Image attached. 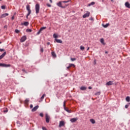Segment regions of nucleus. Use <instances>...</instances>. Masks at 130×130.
Segmentation results:
<instances>
[{
  "mask_svg": "<svg viewBox=\"0 0 130 130\" xmlns=\"http://www.w3.org/2000/svg\"><path fill=\"white\" fill-rule=\"evenodd\" d=\"M101 43L103 44V45H105V43H104V39H101Z\"/></svg>",
  "mask_w": 130,
  "mask_h": 130,
  "instance_id": "nucleus-23",
  "label": "nucleus"
},
{
  "mask_svg": "<svg viewBox=\"0 0 130 130\" xmlns=\"http://www.w3.org/2000/svg\"><path fill=\"white\" fill-rule=\"evenodd\" d=\"M105 53L107 54V53H108V51H106Z\"/></svg>",
  "mask_w": 130,
  "mask_h": 130,
  "instance_id": "nucleus-55",
  "label": "nucleus"
},
{
  "mask_svg": "<svg viewBox=\"0 0 130 130\" xmlns=\"http://www.w3.org/2000/svg\"><path fill=\"white\" fill-rule=\"evenodd\" d=\"M47 45H50V43L48 42V43H47Z\"/></svg>",
  "mask_w": 130,
  "mask_h": 130,
  "instance_id": "nucleus-48",
  "label": "nucleus"
},
{
  "mask_svg": "<svg viewBox=\"0 0 130 130\" xmlns=\"http://www.w3.org/2000/svg\"><path fill=\"white\" fill-rule=\"evenodd\" d=\"M55 41L57 43H62V41H61V40H58L57 39H55Z\"/></svg>",
  "mask_w": 130,
  "mask_h": 130,
  "instance_id": "nucleus-20",
  "label": "nucleus"
},
{
  "mask_svg": "<svg viewBox=\"0 0 130 130\" xmlns=\"http://www.w3.org/2000/svg\"><path fill=\"white\" fill-rule=\"evenodd\" d=\"M35 9L36 14H39V11L40 10V5H39V4H37L36 5Z\"/></svg>",
  "mask_w": 130,
  "mask_h": 130,
  "instance_id": "nucleus-3",
  "label": "nucleus"
},
{
  "mask_svg": "<svg viewBox=\"0 0 130 130\" xmlns=\"http://www.w3.org/2000/svg\"><path fill=\"white\" fill-rule=\"evenodd\" d=\"M7 28H8V25H5L4 26V28H5V29H7Z\"/></svg>",
  "mask_w": 130,
  "mask_h": 130,
  "instance_id": "nucleus-43",
  "label": "nucleus"
},
{
  "mask_svg": "<svg viewBox=\"0 0 130 130\" xmlns=\"http://www.w3.org/2000/svg\"><path fill=\"white\" fill-rule=\"evenodd\" d=\"M80 90H81L82 91H85L87 90V87L86 86H81L80 87Z\"/></svg>",
  "mask_w": 130,
  "mask_h": 130,
  "instance_id": "nucleus-19",
  "label": "nucleus"
},
{
  "mask_svg": "<svg viewBox=\"0 0 130 130\" xmlns=\"http://www.w3.org/2000/svg\"><path fill=\"white\" fill-rule=\"evenodd\" d=\"M126 101H127V102H129V101H130V97L129 96H127L126 98Z\"/></svg>",
  "mask_w": 130,
  "mask_h": 130,
  "instance_id": "nucleus-27",
  "label": "nucleus"
},
{
  "mask_svg": "<svg viewBox=\"0 0 130 130\" xmlns=\"http://www.w3.org/2000/svg\"><path fill=\"white\" fill-rule=\"evenodd\" d=\"M94 5H95V2H91L88 5V7H91V6H94Z\"/></svg>",
  "mask_w": 130,
  "mask_h": 130,
  "instance_id": "nucleus-22",
  "label": "nucleus"
},
{
  "mask_svg": "<svg viewBox=\"0 0 130 130\" xmlns=\"http://www.w3.org/2000/svg\"><path fill=\"white\" fill-rule=\"evenodd\" d=\"M50 1V3H51V4H52V0H49Z\"/></svg>",
  "mask_w": 130,
  "mask_h": 130,
  "instance_id": "nucleus-53",
  "label": "nucleus"
},
{
  "mask_svg": "<svg viewBox=\"0 0 130 130\" xmlns=\"http://www.w3.org/2000/svg\"><path fill=\"white\" fill-rule=\"evenodd\" d=\"M94 64H96V59L94 60Z\"/></svg>",
  "mask_w": 130,
  "mask_h": 130,
  "instance_id": "nucleus-49",
  "label": "nucleus"
},
{
  "mask_svg": "<svg viewBox=\"0 0 130 130\" xmlns=\"http://www.w3.org/2000/svg\"><path fill=\"white\" fill-rule=\"evenodd\" d=\"M11 19L13 20H14L15 19V16H12V18H11Z\"/></svg>",
  "mask_w": 130,
  "mask_h": 130,
  "instance_id": "nucleus-44",
  "label": "nucleus"
},
{
  "mask_svg": "<svg viewBox=\"0 0 130 130\" xmlns=\"http://www.w3.org/2000/svg\"><path fill=\"white\" fill-rule=\"evenodd\" d=\"M40 116H41V117H43L44 115H43V114L42 113H40Z\"/></svg>",
  "mask_w": 130,
  "mask_h": 130,
  "instance_id": "nucleus-39",
  "label": "nucleus"
},
{
  "mask_svg": "<svg viewBox=\"0 0 130 130\" xmlns=\"http://www.w3.org/2000/svg\"><path fill=\"white\" fill-rule=\"evenodd\" d=\"M66 103H67V101H64L63 102V107H66Z\"/></svg>",
  "mask_w": 130,
  "mask_h": 130,
  "instance_id": "nucleus-36",
  "label": "nucleus"
},
{
  "mask_svg": "<svg viewBox=\"0 0 130 130\" xmlns=\"http://www.w3.org/2000/svg\"><path fill=\"white\" fill-rule=\"evenodd\" d=\"M103 26L104 28H107V27H108V26H109V23H107L106 24L104 25L103 24Z\"/></svg>",
  "mask_w": 130,
  "mask_h": 130,
  "instance_id": "nucleus-25",
  "label": "nucleus"
},
{
  "mask_svg": "<svg viewBox=\"0 0 130 130\" xmlns=\"http://www.w3.org/2000/svg\"><path fill=\"white\" fill-rule=\"evenodd\" d=\"M128 106H129V105H126L125 106V108H128Z\"/></svg>",
  "mask_w": 130,
  "mask_h": 130,
  "instance_id": "nucleus-41",
  "label": "nucleus"
},
{
  "mask_svg": "<svg viewBox=\"0 0 130 130\" xmlns=\"http://www.w3.org/2000/svg\"><path fill=\"white\" fill-rule=\"evenodd\" d=\"M111 2H113V0H111Z\"/></svg>",
  "mask_w": 130,
  "mask_h": 130,
  "instance_id": "nucleus-56",
  "label": "nucleus"
},
{
  "mask_svg": "<svg viewBox=\"0 0 130 130\" xmlns=\"http://www.w3.org/2000/svg\"><path fill=\"white\" fill-rule=\"evenodd\" d=\"M89 20H91V21H93L94 19H93V18L91 17L89 19Z\"/></svg>",
  "mask_w": 130,
  "mask_h": 130,
  "instance_id": "nucleus-45",
  "label": "nucleus"
},
{
  "mask_svg": "<svg viewBox=\"0 0 130 130\" xmlns=\"http://www.w3.org/2000/svg\"><path fill=\"white\" fill-rule=\"evenodd\" d=\"M64 125V122L63 121H60L59 122V127H61V126H63Z\"/></svg>",
  "mask_w": 130,
  "mask_h": 130,
  "instance_id": "nucleus-13",
  "label": "nucleus"
},
{
  "mask_svg": "<svg viewBox=\"0 0 130 130\" xmlns=\"http://www.w3.org/2000/svg\"><path fill=\"white\" fill-rule=\"evenodd\" d=\"M53 36L54 38H57L58 37L57 35H56V34H54Z\"/></svg>",
  "mask_w": 130,
  "mask_h": 130,
  "instance_id": "nucleus-31",
  "label": "nucleus"
},
{
  "mask_svg": "<svg viewBox=\"0 0 130 130\" xmlns=\"http://www.w3.org/2000/svg\"><path fill=\"white\" fill-rule=\"evenodd\" d=\"M78 120V118H73L70 119V121L72 123L76 122Z\"/></svg>",
  "mask_w": 130,
  "mask_h": 130,
  "instance_id": "nucleus-12",
  "label": "nucleus"
},
{
  "mask_svg": "<svg viewBox=\"0 0 130 130\" xmlns=\"http://www.w3.org/2000/svg\"><path fill=\"white\" fill-rule=\"evenodd\" d=\"M72 67H73V68H75V67H76V66L74 64H70L69 68H72Z\"/></svg>",
  "mask_w": 130,
  "mask_h": 130,
  "instance_id": "nucleus-29",
  "label": "nucleus"
},
{
  "mask_svg": "<svg viewBox=\"0 0 130 130\" xmlns=\"http://www.w3.org/2000/svg\"><path fill=\"white\" fill-rule=\"evenodd\" d=\"M90 16V13L89 12H87L84 15H83V18H87V17H89Z\"/></svg>",
  "mask_w": 130,
  "mask_h": 130,
  "instance_id": "nucleus-9",
  "label": "nucleus"
},
{
  "mask_svg": "<svg viewBox=\"0 0 130 130\" xmlns=\"http://www.w3.org/2000/svg\"><path fill=\"white\" fill-rule=\"evenodd\" d=\"M106 86H111V85H113V81H110L109 82H108L106 84Z\"/></svg>",
  "mask_w": 130,
  "mask_h": 130,
  "instance_id": "nucleus-11",
  "label": "nucleus"
},
{
  "mask_svg": "<svg viewBox=\"0 0 130 130\" xmlns=\"http://www.w3.org/2000/svg\"><path fill=\"white\" fill-rule=\"evenodd\" d=\"M7 54V52H5L4 53H3L1 56H0V59H2V58H4L6 55Z\"/></svg>",
  "mask_w": 130,
  "mask_h": 130,
  "instance_id": "nucleus-14",
  "label": "nucleus"
},
{
  "mask_svg": "<svg viewBox=\"0 0 130 130\" xmlns=\"http://www.w3.org/2000/svg\"><path fill=\"white\" fill-rule=\"evenodd\" d=\"M42 129H43V130H48V129L46 128V127H42Z\"/></svg>",
  "mask_w": 130,
  "mask_h": 130,
  "instance_id": "nucleus-40",
  "label": "nucleus"
},
{
  "mask_svg": "<svg viewBox=\"0 0 130 130\" xmlns=\"http://www.w3.org/2000/svg\"><path fill=\"white\" fill-rule=\"evenodd\" d=\"M1 9H2V10H5L6 9V6L5 5L2 6H1Z\"/></svg>",
  "mask_w": 130,
  "mask_h": 130,
  "instance_id": "nucleus-33",
  "label": "nucleus"
},
{
  "mask_svg": "<svg viewBox=\"0 0 130 130\" xmlns=\"http://www.w3.org/2000/svg\"><path fill=\"white\" fill-rule=\"evenodd\" d=\"M1 1H3V0H0V2H1Z\"/></svg>",
  "mask_w": 130,
  "mask_h": 130,
  "instance_id": "nucleus-59",
  "label": "nucleus"
},
{
  "mask_svg": "<svg viewBox=\"0 0 130 130\" xmlns=\"http://www.w3.org/2000/svg\"><path fill=\"white\" fill-rule=\"evenodd\" d=\"M70 68H71V67H70V66H69L68 67H67L68 70H70Z\"/></svg>",
  "mask_w": 130,
  "mask_h": 130,
  "instance_id": "nucleus-50",
  "label": "nucleus"
},
{
  "mask_svg": "<svg viewBox=\"0 0 130 130\" xmlns=\"http://www.w3.org/2000/svg\"><path fill=\"white\" fill-rule=\"evenodd\" d=\"M125 6L126 8H128V9H130V4L128 2H126L125 3Z\"/></svg>",
  "mask_w": 130,
  "mask_h": 130,
  "instance_id": "nucleus-17",
  "label": "nucleus"
},
{
  "mask_svg": "<svg viewBox=\"0 0 130 130\" xmlns=\"http://www.w3.org/2000/svg\"><path fill=\"white\" fill-rule=\"evenodd\" d=\"M21 25H22V26L24 25V26H28V25H29V22H28V21H25V22H24V23H21Z\"/></svg>",
  "mask_w": 130,
  "mask_h": 130,
  "instance_id": "nucleus-15",
  "label": "nucleus"
},
{
  "mask_svg": "<svg viewBox=\"0 0 130 130\" xmlns=\"http://www.w3.org/2000/svg\"><path fill=\"white\" fill-rule=\"evenodd\" d=\"M39 108V106H36L31 109V111L32 112H35V111H36V110H37V109H38Z\"/></svg>",
  "mask_w": 130,
  "mask_h": 130,
  "instance_id": "nucleus-10",
  "label": "nucleus"
},
{
  "mask_svg": "<svg viewBox=\"0 0 130 130\" xmlns=\"http://www.w3.org/2000/svg\"><path fill=\"white\" fill-rule=\"evenodd\" d=\"M30 108H33V105H30Z\"/></svg>",
  "mask_w": 130,
  "mask_h": 130,
  "instance_id": "nucleus-46",
  "label": "nucleus"
},
{
  "mask_svg": "<svg viewBox=\"0 0 130 130\" xmlns=\"http://www.w3.org/2000/svg\"><path fill=\"white\" fill-rule=\"evenodd\" d=\"M45 29H46V27H41L40 30H39V31L37 32V35H39V34L40 33H41V31H43V30H45Z\"/></svg>",
  "mask_w": 130,
  "mask_h": 130,
  "instance_id": "nucleus-6",
  "label": "nucleus"
},
{
  "mask_svg": "<svg viewBox=\"0 0 130 130\" xmlns=\"http://www.w3.org/2000/svg\"><path fill=\"white\" fill-rule=\"evenodd\" d=\"M90 122H91V123H93V124L95 123V120H94L93 119H90Z\"/></svg>",
  "mask_w": 130,
  "mask_h": 130,
  "instance_id": "nucleus-26",
  "label": "nucleus"
},
{
  "mask_svg": "<svg viewBox=\"0 0 130 130\" xmlns=\"http://www.w3.org/2000/svg\"><path fill=\"white\" fill-rule=\"evenodd\" d=\"M0 67H3V68H10L11 67V64H5V63H0Z\"/></svg>",
  "mask_w": 130,
  "mask_h": 130,
  "instance_id": "nucleus-4",
  "label": "nucleus"
},
{
  "mask_svg": "<svg viewBox=\"0 0 130 130\" xmlns=\"http://www.w3.org/2000/svg\"><path fill=\"white\" fill-rule=\"evenodd\" d=\"M70 2H71V0H68L67 1H60L59 3H57V6L58 7H59V8H62V9H66L69 5H67V3H70Z\"/></svg>",
  "mask_w": 130,
  "mask_h": 130,
  "instance_id": "nucleus-1",
  "label": "nucleus"
},
{
  "mask_svg": "<svg viewBox=\"0 0 130 130\" xmlns=\"http://www.w3.org/2000/svg\"><path fill=\"white\" fill-rule=\"evenodd\" d=\"M22 72H24L26 73V71H25L24 69H22Z\"/></svg>",
  "mask_w": 130,
  "mask_h": 130,
  "instance_id": "nucleus-51",
  "label": "nucleus"
},
{
  "mask_svg": "<svg viewBox=\"0 0 130 130\" xmlns=\"http://www.w3.org/2000/svg\"><path fill=\"white\" fill-rule=\"evenodd\" d=\"M88 89H89V90H91V89H92V87L89 86V87H88Z\"/></svg>",
  "mask_w": 130,
  "mask_h": 130,
  "instance_id": "nucleus-47",
  "label": "nucleus"
},
{
  "mask_svg": "<svg viewBox=\"0 0 130 130\" xmlns=\"http://www.w3.org/2000/svg\"><path fill=\"white\" fill-rule=\"evenodd\" d=\"M40 51L41 52H42V53H43V51H44L43 48L41 47Z\"/></svg>",
  "mask_w": 130,
  "mask_h": 130,
  "instance_id": "nucleus-37",
  "label": "nucleus"
},
{
  "mask_svg": "<svg viewBox=\"0 0 130 130\" xmlns=\"http://www.w3.org/2000/svg\"><path fill=\"white\" fill-rule=\"evenodd\" d=\"M64 110L68 112V113H72V110H69V108H67L66 107H63Z\"/></svg>",
  "mask_w": 130,
  "mask_h": 130,
  "instance_id": "nucleus-8",
  "label": "nucleus"
},
{
  "mask_svg": "<svg viewBox=\"0 0 130 130\" xmlns=\"http://www.w3.org/2000/svg\"><path fill=\"white\" fill-rule=\"evenodd\" d=\"M26 10L28 12L27 14L26 15V19H28V17H29V16H30V15L31 14V9H30V5H28L26 6Z\"/></svg>",
  "mask_w": 130,
  "mask_h": 130,
  "instance_id": "nucleus-2",
  "label": "nucleus"
},
{
  "mask_svg": "<svg viewBox=\"0 0 130 130\" xmlns=\"http://www.w3.org/2000/svg\"><path fill=\"white\" fill-rule=\"evenodd\" d=\"M9 14L8 13H4L1 15V18H6V17H8Z\"/></svg>",
  "mask_w": 130,
  "mask_h": 130,
  "instance_id": "nucleus-16",
  "label": "nucleus"
},
{
  "mask_svg": "<svg viewBox=\"0 0 130 130\" xmlns=\"http://www.w3.org/2000/svg\"><path fill=\"white\" fill-rule=\"evenodd\" d=\"M89 49H90V47H88L87 49V50H89Z\"/></svg>",
  "mask_w": 130,
  "mask_h": 130,
  "instance_id": "nucleus-54",
  "label": "nucleus"
},
{
  "mask_svg": "<svg viewBox=\"0 0 130 130\" xmlns=\"http://www.w3.org/2000/svg\"><path fill=\"white\" fill-rule=\"evenodd\" d=\"M29 103V99H26L25 101H24V104H28Z\"/></svg>",
  "mask_w": 130,
  "mask_h": 130,
  "instance_id": "nucleus-24",
  "label": "nucleus"
},
{
  "mask_svg": "<svg viewBox=\"0 0 130 130\" xmlns=\"http://www.w3.org/2000/svg\"><path fill=\"white\" fill-rule=\"evenodd\" d=\"M45 117H46V122H47V123H48L49 122V119H50V117L47 114H46Z\"/></svg>",
  "mask_w": 130,
  "mask_h": 130,
  "instance_id": "nucleus-5",
  "label": "nucleus"
},
{
  "mask_svg": "<svg viewBox=\"0 0 130 130\" xmlns=\"http://www.w3.org/2000/svg\"><path fill=\"white\" fill-rule=\"evenodd\" d=\"M71 60H72V61H75V60H77V58H71Z\"/></svg>",
  "mask_w": 130,
  "mask_h": 130,
  "instance_id": "nucleus-32",
  "label": "nucleus"
},
{
  "mask_svg": "<svg viewBox=\"0 0 130 130\" xmlns=\"http://www.w3.org/2000/svg\"><path fill=\"white\" fill-rule=\"evenodd\" d=\"M45 96H46V94H44L41 98L40 100L41 101H39V102H42V101H43V100L44 99V97H45Z\"/></svg>",
  "mask_w": 130,
  "mask_h": 130,
  "instance_id": "nucleus-18",
  "label": "nucleus"
},
{
  "mask_svg": "<svg viewBox=\"0 0 130 130\" xmlns=\"http://www.w3.org/2000/svg\"><path fill=\"white\" fill-rule=\"evenodd\" d=\"M4 112H8V110H4Z\"/></svg>",
  "mask_w": 130,
  "mask_h": 130,
  "instance_id": "nucleus-52",
  "label": "nucleus"
},
{
  "mask_svg": "<svg viewBox=\"0 0 130 130\" xmlns=\"http://www.w3.org/2000/svg\"><path fill=\"white\" fill-rule=\"evenodd\" d=\"M15 33H17L18 34L20 33V30H19L18 29H15Z\"/></svg>",
  "mask_w": 130,
  "mask_h": 130,
  "instance_id": "nucleus-34",
  "label": "nucleus"
},
{
  "mask_svg": "<svg viewBox=\"0 0 130 130\" xmlns=\"http://www.w3.org/2000/svg\"><path fill=\"white\" fill-rule=\"evenodd\" d=\"M51 54H52L53 57H56V54H55V52H52Z\"/></svg>",
  "mask_w": 130,
  "mask_h": 130,
  "instance_id": "nucleus-21",
  "label": "nucleus"
},
{
  "mask_svg": "<svg viewBox=\"0 0 130 130\" xmlns=\"http://www.w3.org/2000/svg\"><path fill=\"white\" fill-rule=\"evenodd\" d=\"M3 51H5V49L0 48V52H3Z\"/></svg>",
  "mask_w": 130,
  "mask_h": 130,
  "instance_id": "nucleus-38",
  "label": "nucleus"
},
{
  "mask_svg": "<svg viewBox=\"0 0 130 130\" xmlns=\"http://www.w3.org/2000/svg\"><path fill=\"white\" fill-rule=\"evenodd\" d=\"M100 92H96L95 94H94V95H95V96H99V95H100Z\"/></svg>",
  "mask_w": 130,
  "mask_h": 130,
  "instance_id": "nucleus-30",
  "label": "nucleus"
},
{
  "mask_svg": "<svg viewBox=\"0 0 130 130\" xmlns=\"http://www.w3.org/2000/svg\"><path fill=\"white\" fill-rule=\"evenodd\" d=\"M2 44V42H0V44Z\"/></svg>",
  "mask_w": 130,
  "mask_h": 130,
  "instance_id": "nucleus-57",
  "label": "nucleus"
},
{
  "mask_svg": "<svg viewBox=\"0 0 130 130\" xmlns=\"http://www.w3.org/2000/svg\"><path fill=\"white\" fill-rule=\"evenodd\" d=\"M80 49H81V50H82V51H84V50L85 49V47H84L83 46H81Z\"/></svg>",
  "mask_w": 130,
  "mask_h": 130,
  "instance_id": "nucleus-28",
  "label": "nucleus"
},
{
  "mask_svg": "<svg viewBox=\"0 0 130 130\" xmlns=\"http://www.w3.org/2000/svg\"><path fill=\"white\" fill-rule=\"evenodd\" d=\"M26 32H32V29H27Z\"/></svg>",
  "mask_w": 130,
  "mask_h": 130,
  "instance_id": "nucleus-35",
  "label": "nucleus"
},
{
  "mask_svg": "<svg viewBox=\"0 0 130 130\" xmlns=\"http://www.w3.org/2000/svg\"><path fill=\"white\" fill-rule=\"evenodd\" d=\"M47 7H48L49 8H50V7H51V5L50 4H47Z\"/></svg>",
  "mask_w": 130,
  "mask_h": 130,
  "instance_id": "nucleus-42",
  "label": "nucleus"
},
{
  "mask_svg": "<svg viewBox=\"0 0 130 130\" xmlns=\"http://www.w3.org/2000/svg\"><path fill=\"white\" fill-rule=\"evenodd\" d=\"M0 102H2V100H0Z\"/></svg>",
  "mask_w": 130,
  "mask_h": 130,
  "instance_id": "nucleus-58",
  "label": "nucleus"
},
{
  "mask_svg": "<svg viewBox=\"0 0 130 130\" xmlns=\"http://www.w3.org/2000/svg\"><path fill=\"white\" fill-rule=\"evenodd\" d=\"M26 39H27V37L25 36H23L20 39V42H25V41H26Z\"/></svg>",
  "mask_w": 130,
  "mask_h": 130,
  "instance_id": "nucleus-7",
  "label": "nucleus"
}]
</instances>
